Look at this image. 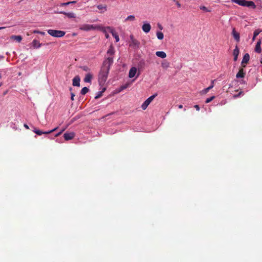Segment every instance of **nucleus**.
Instances as JSON below:
<instances>
[{
	"label": "nucleus",
	"mask_w": 262,
	"mask_h": 262,
	"mask_svg": "<svg viewBox=\"0 0 262 262\" xmlns=\"http://www.w3.org/2000/svg\"><path fill=\"white\" fill-rule=\"evenodd\" d=\"M113 63V58L112 57H107L103 61L98 75V81L100 85H103L106 82L108 77L110 67Z\"/></svg>",
	"instance_id": "nucleus-1"
},
{
	"label": "nucleus",
	"mask_w": 262,
	"mask_h": 262,
	"mask_svg": "<svg viewBox=\"0 0 262 262\" xmlns=\"http://www.w3.org/2000/svg\"><path fill=\"white\" fill-rule=\"evenodd\" d=\"M47 32L51 36L55 37H61L66 34L64 31L52 29H49Z\"/></svg>",
	"instance_id": "nucleus-2"
},
{
	"label": "nucleus",
	"mask_w": 262,
	"mask_h": 262,
	"mask_svg": "<svg viewBox=\"0 0 262 262\" xmlns=\"http://www.w3.org/2000/svg\"><path fill=\"white\" fill-rule=\"evenodd\" d=\"M98 28V26L93 25H89V24H84L80 26L79 29L81 30L88 31L92 30H97Z\"/></svg>",
	"instance_id": "nucleus-3"
},
{
	"label": "nucleus",
	"mask_w": 262,
	"mask_h": 262,
	"mask_svg": "<svg viewBox=\"0 0 262 262\" xmlns=\"http://www.w3.org/2000/svg\"><path fill=\"white\" fill-rule=\"evenodd\" d=\"M156 95H154L151 96H150L149 98H148L142 104L141 107L143 110H145L146 109L148 105L150 103V102L154 100L155 98Z\"/></svg>",
	"instance_id": "nucleus-4"
},
{
	"label": "nucleus",
	"mask_w": 262,
	"mask_h": 262,
	"mask_svg": "<svg viewBox=\"0 0 262 262\" xmlns=\"http://www.w3.org/2000/svg\"><path fill=\"white\" fill-rule=\"evenodd\" d=\"M57 129V127H56L51 130H49V131H46V132H42L41 130H40L39 129H37L36 128H34V130H33V132L34 133H35V134H36L37 135H39V136H40L42 134H50L53 132H54V131H55L56 129Z\"/></svg>",
	"instance_id": "nucleus-5"
},
{
	"label": "nucleus",
	"mask_w": 262,
	"mask_h": 262,
	"mask_svg": "<svg viewBox=\"0 0 262 262\" xmlns=\"http://www.w3.org/2000/svg\"><path fill=\"white\" fill-rule=\"evenodd\" d=\"M249 59H250V56L249 55L248 53H246L243 58V59H242V67L243 68H245L246 67V64H247L248 61H249Z\"/></svg>",
	"instance_id": "nucleus-6"
},
{
	"label": "nucleus",
	"mask_w": 262,
	"mask_h": 262,
	"mask_svg": "<svg viewBox=\"0 0 262 262\" xmlns=\"http://www.w3.org/2000/svg\"><path fill=\"white\" fill-rule=\"evenodd\" d=\"M107 28L108 30L112 33L113 36L115 38L116 42H118L119 41V37L117 33L112 28L110 27H107Z\"/></svg>",
	"instance_id": "nucleus-7"
},
{
	"label": "nucleus",
	"mask_w": 262,
	"mask_h": 262,
	"mask_svg": "<svg viewBox=\"0 0 262 262\" xmlns=\"http://www.w3.org/2000/svg\"><path fill=\"white\" fill-rule=\"evenodd\" d=\"M131 38V42L129 45L130 47H132L133 48H138L140 46V42L137 41L136 39H135L133 38V37L132 36H130Z\"/></svg>",
	"instance_id": "nucleus-8"
},
{
	"label": "nucleus",
	"mask_w": 262,
	"mask_h": 262,
	"mask_svg": "<svg viewBox=\"0 0 262 262\" xmlns=\"http://www.w3.org/2000/svg\"><path fill=\"white\" fill-rule=\"evenodd\" d=\"M142 29L145 33H147L151 29V26L149 23H144L142 27Z\"/></svg>",
	"instance_id": "nucleus-9"
},
{
	"label": "nucleus",
	"mask_w": 262,
	"mask_h": 262,
	"mask_svg": "<svg viewBox=\"0 0 262 262\" xmlns=\"http://www.w3.org/2000/svg\"><path fill=\"white\" fill-rule=\"evenodd\" d=\"M93 78V75L92 73L89 72L85 75L83 80L85 82L91 83Z\"/></svg>",
	"instance_id": "nucleus-10"
},
{
	"label": "nucleus",
	"mask_w": 262,
	"mask_h": 262,
	"mask_svg": "<svg viewBox=\"0 0 262 262\" xmlns=\"http://www.w3.org/2000/svg\"><path fill=\"white\" fill-rule=\"evenodd\" d=\"M63 136L64 139L68 141L72 139L75 136V134L73 132L66 133Z\"/></svg>",
	"instance_id": "nucleus-11"
},
{
	"label": "nucleus",
	"mask_w": 262,
	"mask_h": 262,
	"mask_svg": "<svg viewBox=\"0 0 262 262\" xmlns=\"http://www.w3.org/2000/svg\"><path fill=\"white\" fill-rule=\"evenodd\" d=\"M232 34L236 41L239 42L240 40L239 33L236 31L235 28L232 29Z\"/></svg>",
	"instance_id": "nucleus-12"
},
{
	"label": "nucleus",
	"mask_w": 262,
	"mask_h": 262,
	"mask_svg": "<svg viewBox=\"0 0 262 262\" xmlns=\"http://www.w3.org/2000/svg\"><path fill=\"white\" fill-rule=\"evenodd\" d=\"M115 54V49L112 45L110 46L109 49L107 51L108 57H112L114 59L113 55Z\"/></svg>",
	"instance_id": "nucleus-13"
},
{
	"label": "nucleus",
	"mask_w": 262,
	"mask_h": 262,
	"mask_svg": "<svg viewBox=\"0 0 262 262\" xmlns=\"http://www.w3.org/2000/svg\"><path fill=\"white\" fill-rule=\"evenodd\" d=\"M80 79L78 76H76L73 79V85L76 86H80Z\"/></svg>",
	"instance_id": "nucleus-14"
},
{
	"label": "nucleus",
	"mask_w": 262,
	"mask_h": 262,
	"mask_svg": "<svg viewBox=\"0 0 262 262\" xmlns=\"http://www.w3.org/2000/svg\"><path fill=\"white\" fill-rule=\"evenodd\" d=\"M245 75V73L244 71V68L242 67L239 69L238 72L237 73L236 77L237 78H244Z\"/></svg>",
	"instance_id": "nucleus-15"
},
{
	"label": "nucleus",
	"mask_w": 262,
	"mask_h": 262,
	"mask_svg": "<svg viewBox=\"0 0 262 262\" xmlns=\"http://www.w3.org/2000/svg\"><path fill=\"white\" fill-rule=\"evenodd\" d=\"M239 53V50L236 45L234 50H233V54L234 56V60L236 61L238 58V56Z\"/></svg>",
	"instance_id": "nucleus-16"
},
{
	"label": "nucleus",
	"mask_w": 262,
	"mask_h": 262,
	"mask_svg": "<svg viewBox=\"0 0 262 262\" xmlns=\"http://www.w3.org/2000/svg\"><path fill=\"white\" fill-rule=\"evenodd\" d=\"M97 30L101 31L102 32H103L105 34V37L106 38H108L109 35L107 33V31H106L107 30H108L107 27H103L98 26V28L97 29Z\"/></svg>",
	"instance_id": "nucleus-17"
},
{
	"label": "nucleus",
	"mask_w": 262,
	"mask_h": 262,
	"mask_svg": "<svg viewBox=\"0 0 262 262\" xmlns=\"http://www.w3.org/2000/svg\"><path fill=\"white\" fill-rule=\"evenodd\" d=\"M137 73V69L135 67H132L129 72L128 76L129 78H133Z\"/></svg>",
	"instance_id": "nucleus-18"
},
{
	"label": "nucleus",
	"mask_w": 262,
	"mask_h": 262,
	"mask_svg": "<svg viewBox=\"0 0 262 262\" xmlns=\"http://www.w3.org/2000/svg\"><path fill=\"white\" fill-rule=\"evenodd\" d=\"M260 45H261V40L259 39L257 42L256 46H255V51L258 53H260L261 52Z\"/></svg>",
	"instance_id": "nucleus-19"
},
{
	"label": "nucleus",
	"mask_w": 262,
	"mask_h": 262,
	"mask_svg": "<svg viewBox=\"0 0 262 262\" xmlns=\"http://www.w3.org/2000/svg\"><path fill=\"white\" fill-rule=\"evenodd\" d=\"M231 1L238 4L240 6L245 7L246 3V0H231Z\"/></svg>",
	"instance_id": "nucleus-20"
},
{
	"label": "nucleus",
	"mask_w": 262,
	"mask_h": 262,
	"mask_svg": "<svg viewBox=\"0 0 262 262\" xmlns=\"http://www.w3.org/2000/svg\"><path fill=\"white\" fill-rule=\"evenodd\" d=\"M156 55L161 58H164L166 57V53L163 51H157Z\"/></svg>",
	"instance_id": "nucleus-21"
},
{
	"label": "nucleus",
	"mask_w": 262,
	"mask_h": 262,
	"mask_svg": "<svg viewBox=\"0 0 262 262\" xmlns=\"http://www.w3.org/2000/svg\"><path fill=\"white\" fill-rule=\"evenodd\" d=\"M245 7H251L253 9H255L256 8V6L253 2L247 1H246Z\"/></svg>",
	"instance_id": "nucleus-22"
},
{
	"label": "nucleus",
	"mask_w": 262,
	"mask_h": 262,
	"mask_svg": "<svg viewBox=\"0 0 262 262\" xmlns=\"http://www.w3.org/2000/svg\"><path fill=\"white\" fill-rule=\"evenodd\" d=\"M32 46L34 48H39L41 47V44L37 40H33L32 41Z\"/></svg>",
	"instance_id": "nucleus-23"
},
{
	"label": "nucleus",
	"mask_w": 262,
	"mask_h": 262,
	"mask_svg": "<svg viewBox=\"0 0 262 262\" xmlns=\"http://www.w3.org/2000/svg\"><path fill=\"white\" fill-rule=\"evenodd\" d=\"M61 13H62L64 14L66 16H67L68 17L72 18H75V15L73 12H61Z\"/></svg>",
	"instance_id": "nucleus-24"
},
{
	"label": "nucleus",
	"mask_w": 262,
	"mask_h": 262,
	"mask_svg": "<svg viewBox=\"0 0 262 262\" xmlns=\"http://www.w3.org/2000/svg\"><path fill=\"white\" fill-rule=\"evenodd\" d=\"M11 38L16 40L18 42H20L22 40V37L20 35H12L11 36Z\"/></svg>",
	"instance_id": "nucleus-25"
},
{
	"label": "nucleus",
	"mask_w": 262,
	"mask_h": 262,
	"mask_svg": "<svg viewBox=\"0 0 262 262\" xmlns=\"http://www.w3.org/2000/svg\"><path fill=\"white\" fill-rule=\"evenodd\" d=\"M161 67L165 69H167L169 67V63L167 61L164 60L161 63Z\"/></svg>",
	"instance_id": "nucleus-26"
},
{
	"label": "nucleus",
	"mask_w": 262,
	"mask_h": 262,
	"mask_svg": "<svg viewBox=\"0 0 262 262\" xmlns=\"http://www.w3.org/2000/svg\"><path fill=\"white\" fill-rule=\"evenodd\" d=\"M214 80H212V81H211V85H210L209 87H208V88H206L205 89H204L203 91V92H204V93H207V92H208L210 90H211V89H212V88H213V86H214Z\"/></svg>",
	"instance_id": "nucleus-27"
},
{
	"label": "nucleus",
	"mask_w": 262,
	"mask_h": 262,
	"mask_svg": "<svg viewBox=\"0 0 262 262\" xmlns=\"http://www.w3.org/2000/svg\"><path fill=\"white\" fill-rule=\"evenodd\" d=\"M156 35H157V38L160 40H162L164 38V35L162 32H160V31L157 32Z\"/></svg>",
	"instance_id": "nucleus-28"
},
{
	"label": "nucleus",
	"mask_w": 262,
	"mask_h": 262,
	"mask_svg": "<svg viewBox=\"0 0 262 262\" xmlns=\"http://www.w3.org/2000/svg\"><path fill=\"white\" fill-rule=\"evenodd\" d=\"M89 89L86 87H84L82 89V90H81V92H80V93L82 94V95H85L88 92H89Z\"/></svg>",
	"instance_id": "nucleus-29"
},
{
	"label": "nucleus",
	"mask_w": 262,
	"mask_h": 262,
	"mask_svg": "<svg viewBox=\"0 0 262 262\" xmlns=\"http://www.w3.org/2000/svg\"><path fill=\"white\" fill-rule=\"evenodd\" d=\"M135 19V17L134 15L128 16L125 19V21H134Z\"/></svg>",
	"instance_id": "nucleus-30"
},
{
	"label": "nucleus",
	"mask_w": 262,
	"mask_h": 262,
	"mask_svg": "<svg viewBox=\"0 0 262 262\" xmlns=\"http://www.w3.org/2000/svg\"><path fill=\"white\" fill-rule=\"evenodd\" d=\"M97 8L99 10H104V11L106 10V5H99L97 6Z\"/></svg>",
	"instance_id": "nucleus-31"
},
{
	"label": "nucleus",
	"mask_w": 262,
	"mask_h": 262,
	"mask_svg": "<svg viewBox=\"0 0 262 262\" xmlns=\"http://www.w3.org/2000/svg\"><path fill=\"white\" fill-rule=\"evenodd\" d=\"M261 31L260 29H256L254 31L253 35H254V37H256Z\"/></svg>",
	"instance_id": "nucleus-32"
},
{
	"label": "nucleus",
	"mask_w": 262,
	"mask_h": 262,
	"mask_svg": "<svg viewBox=\"0 0 262 262\" xmlns=\"http://www.w3.org/2000/svg\"><path fill=\"white\" fill-rule=\"evenodd\" d=\"M80 68L84 71L85 72H89L90 71V69L87 67V66H82L80 67Z\"/></svg>",
	"instance_id": "nucleus-33"
},
{
	"label": "nucleus",
	"mask_w": 262,
	"mask_h": 262,
	"mask_svg": "<svg viewBox=\"0 0 262 262\" xmlns=\"http://www.w3.org/2000/svg\"><path fill=\"white\" fill-rule=\"evenodd\" d=\"M215 97L214 96H212L210 98H208L206 99V100H205V103H209L210 102H211L212 100H213L214 99Z\"/></svg>",
	"instance_id": "nucleus-34"
},
{
	"label": "nucleus",
	"mask_w": 262,
	"mask_h": 262,
	"mask_svg": "<svg viewBox=\"0 0 262 262\" xmlns=\"http://www.w3.org/2000/svg\"><path fill=\"white\" fill-rule=\"evenodd\" d=\"M102 93H103V92H101V91L99 92L98 93L97 95L95 96V98L97 99L100 98L102 95Z\"/></svg>",
	"instance_id": "nucleus-35"
},
{
	"label": "nucleus",
	"mask_w": 262,
	"mask_h": 262,
	"mask_svg": "<svg viewBox=\"0 0 262 262\" xmlns=\"http://www.w3.org/2000/svg\"><path fill=\"white\" fill-rule=\"evenodd\" d=\"M200 9L205 11V12H209V10L206 8L205 6H201Z\"/></svg>",
	"instance_id": "nucleus-36"
},
{
	"label": "nucleus",
	"mask_w": 262,
	"mask_h": 262,
	"mask_svg": "<svg viewBox=\"0 0 262 262\" xmlns=\"http://www.w3.org/2000/svg\"><path fill=\"white\" fill-rule=\"evenodd\" d=\"M76 2L75 1H73V2H67V3H63L62 4V5H64V6H67V5H69L70 4H74V3H75Z\"/></svg>",
	"instance_id": "nucleus-37"
},
{
	"label": "nucleus",
	"mask_w": 262,
	"mask_h": 262,
	"mask_svg": "<svg viewBox=\"0 0 262 262\" xmlns=\"http://www.w3.org/2000/svg\"><path fill=\"white\" fill-rule=\"evenodd\" d=\"M64 129H65L64 128L60 132H59L57 134H56L55 137H58L59 136H60L62 134V133L64 130Z\"/></svg>",
	"instance_id": "nucleus-38"
},
{
	"label": "nucleus",
	"mask_w": 262,
	"mask_h": 262,
	"mask_svg": "<svg viewBox=\"0 0 262 262\" xmlns=\"http://www.w3.org/2000/svg\"><path fill=\"white\" fill-rule=\"evenodd\" d=\"M175 3L178 8H180L181 7V4L178 1H177Z\"/></svg>",
	"instance_id": "nucleus-39"
},
{
	"label": "nucleus",
	"mask_w": 262,
	"mask_h": 262,
	"mask_svg": "<svg viewBox=\"0 0 262 262\" xmlns=\"http://www.w3.org/2000/svg\"><path fill=\"white\" fill-rule=\"evenodd\" d=\"M194 107L198 111L200 110V106L198 105H195Z\"/></svg>",
	"instance_id": "nucleus-40"
},
{
	"label": "nucleus",
	"mask_w": 262,
	"mask_h": 262,
	"mask_svg": "<svg viewBox=\"0 0 262 262\" xmlns=\"http://www.w3.org/2000/svg\"><path fill=\"white\" fill-rule=\"evenodd\" d=\"M71 99L72 100H74V97L75 96V95L73 93H71Z\"/></svg>",
	"instance_id": "nucleus-41"
},
{
	"label": "nucleus",
	"mask_w": 262,
	"mask_h": 262,
	"mask_svg": "<svg viewBox=\"0 0 262 262\" xmlns=\"http://www.w3.org/2000/svg\"><path fill=\"white\" fill-rule=\"evenodd\" d=\"M24 126L26 129H28L29 128V126L26 124H25Z\"/></svg>",
	"instance_id": "nucleus-42"
},
{
	"label": "nucleus",
	"mask_w": 262,
	"mask_h": 262,
	"mask_svg": "<svg viewBox=\"0 0 262 262\" xmlns=\"http://www.w3.org/2000/svg\"><path fill=\"white\" fill-rule=\"evenodd\" d=\"M39 32H40L39 31H38V30H35V31H34V32H34V33H39Z\"/></svg>",
	"instance_id": "nucleus-43"
},
{
	"label": "nucleus",
	"mask_w": 262,
	"mask_h": 262,
	"mask_svg": "<svg viewBox=\"0 0 262 262\" xmlns=\"http://www.w3.org/2000/svg\"><path fill=\"white\" fill-rule=\"evenodd\" d=\"M178 107L179 108H183V105L182 104H180L178 105Z\"/></svg>",
	"instance_id": "nucleus-44"
},
{
	"label": "nucleus",
	"mask_w": 262,
	"mask_h": 262,
	"mask_svg": "<svg viewBox=\"0 0 262 262\" xmlns=\"http://www.w3.org/2000/svg\"><path fill=\"white\" fill-rule=\"evenodd\" d=\"M255 37H254V35H253V38H252V41H254Z\"/></svg>",
	"instance_id": "nucleus-45"
},
{
	"label": "nucleus",
	"mask_w": 262,
	"mask_h": 262,
	"mask_svg": "<svg viewBox=\"0 0 262 262\" xmlns=\"http://www.w3.org/2000/svg\"><path fill=\"white\" fill-rule=\"evenodd\" d=\"M5 28V27H0V30L4 29Z\"/></svg>",
	"instance_id": "nucleus-46"
},
{
	"label": "nucleus",
	"mask_w": 262,
	"mask_h": 262,
	"mask_svg": "<svg viewBox=\"0 0 262 262\" xmlns=\"http://www.w3.org/2000/svg\"><path fill=\"white\" fill-rule=\"evenodd\" d=\"M39 34H45V33H44V32H40H40H39Z\"/></svg>",
	"instance_id": "nucleus-47"
},
{
	"label": "nucleus",
	"mask_w": 262,
	"mask_h": 262,
	"mask_svg": "<svg viewBox=\"0 0 262 262\" xmlns=\"http://www.w3.org/2000/svg\"><path fill=\"white\" fill-rule=\"evenodd\" d=\"M105 90H106L105 88H103L101 92H103V93L105 91Z\"/></svg>",
	"instance_id": "nucleus-48"
},
{
	"label": "nucleus",
	"mask_w": 262,
	"mask_h": 262,
	"mask_svg": "<svg viewBox=\"0 0 262 262\" xmlns=\"http://www.w3.org/2000/svg\"><path fill=\"white\" fill-rule=\"evenodd\" d=\"M4 56L0 55V58H4Z\"/></svg>",
	"instance_id": "nucleus-49"
},
{
	"label": "nucleus",
	"mask_w": 262,
	"mask_h": 262,
	"mask_svg": "<svg viewBox=\"0 0 262 262\" xmlns=\"http://www.w3.org/2000/svg\"><path fill=\"white\" fill-rule=\"evenodd\" d=\"M159 28H160L161 29H162V27H161V25H159Z\"/></svg>",
	"instance_id": "nucleus-50"
},
{
	"label": "nucleus",
	"mask_w": 262,
	"mask_h": 262,
	"mask_svg": "<svg viewBox=\"0 0 262 262\" xmlns=\"http://www.w3.org/2000/svg\"><path fill=\"white\" fill-rule=\"evenodd\" d=\"M2 85V83H0V86Z\"/></svg>",
	"instance_id": "nucleus-51"
}]
</instances>
